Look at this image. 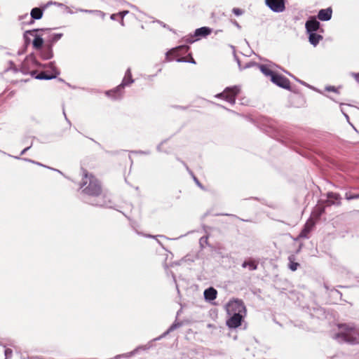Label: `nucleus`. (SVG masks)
<instances>
[{"instance_id": "obj_1", "label": "nucleus", "mask_w": 359, "mask_h": 359, "mask_svg": "<svg viewBox=\"0 0 359 359\" xmlns=\"http://www.w3.org/2000/svg\"><path fill=\"white\" fill-rule=\"evenodd\" d=\"M82 193L86 195L97 197L102 194V188L100 181L86 170L83 172V177L80 183Z\"/></svg>"}, {"instance_id": "obj_2", "label": "nucleus", "mask_w": 359, "mask_h": 359, "mask_svg": "<svg viewBox=\"0 0 359 359\" xmlns=\"http://www.w3.org/2000/svg\"><path fill=\"white\" fill-rule=\"evenodd\" d=\"M339 332L335 338H341L344 341L355 344H359V328L354 323H340L337 325Z\"/></svg>"}, {"instance_id": "obj_3", "label": "nucleus", "mask_w": 359, "mask_h": 359, "mask_svg": "<svg viewBox=\"0 0 359 359\" xmlns=\"http://www.w3.org/2000/svg\"><path fill=\"white\" fill-rule=\"evenodd\" d=\"M134 82V80L132 77V73L130 69H128L126 72L125 76L123 79V81L120 85H118L115 89L111 90L107 92V95L109 97H111L114 99H118L122 97L123 94V88L126 86H128L132 84Z\"/></svg>"}, {"instance_id": "obj_4", "label": "nucleus", "mask_w": 359, "mask_h": 359, "mask_svg": "<svg viewBox=\"0 0 359 359\" xmlns=\"http://www.w3.org/2000/svg\"><path fill=\"white\" fill-rule=\"evenodd\" d=\"M189 46L187 45L179 46L168 50L165 54V61L171 62L176 60L182 62V60L189 50Z\"/></svg>"}, {"instance_id": "obj_5", "label": "nucleus", "mask_w": 359, "mask_h": 359, "mask_svg": "<svg viewBox=\"0 0 359 359\" xmlns=\"http://www.w3.org/2000/svg\"><path fill=\"white\" fill-rule=\"evenodd\" d=\"M241 88L238 86L226 88L221 93L216 95V97L222 99L233 104L236 102V98L240 93Z\"/></svg>"}, {"instance_id": "obj_6", "label": "nucleus", "mask_w": 359, "mask_h": 359, "mask_svg": "<svg viewBox=\"0 0 359 359\" xmlns=\"http://www.w3.org/2000/svg\"><path fill=\"white\" fill-rule=\"evenodd\" d=\"M227 312L229 314L241 313L245 314L246 309L241 300H234L227 304Z\"/></svg>"}, {"instance_id": "obj_7", "label": "nucleus", "mask_w": 359, "mask_h": 359, "mask_svg": "<svg viewBox=\"0 0 359 359\" xmlns=\"http://www.w3.org/2000/svg\"><path fill=\"white\" fill-rule=\"evenodd\" d=\"M41 32V34H36L35 35V38L32 42V45H33V47L34 49L36 50H40L43 47V39L42 38V36L46 34V33H48L49 32V29H33V30H29V31H27L26 32L29 34H32L33 32Z\"/></svg>"}, {"instance_id": "obj_8", "label": "nucleus", "mask_w": 359, "mask_h": 359, "mask_svg": "<svg viewBox=\"0 0 359 359\" xmlns=\"http://www.w3.org/2000/svg\"><path fill=\"white\" fill-rule=\"evenodd\" d=\"M271 81L281 88L285 89H289L290 88V80L281 74L276 73L275 75H273Z\"/></svg>"}, {"instance_id": "obj_9", "label": "nucleus", "mask_w": 359, "mask_h": 359, "mask_svg": "<svg viewBox=\"0 0 359 359\" xmlns=\"http://www.w3.org/2000/svg\"><path fill=\"white\" fill-rule=\"evenodd\" d=\"M266 4L274 12H283L285 8L284 0H266Z\"/></svg>"}, {"instance_id": "obj_10", "label": "nucleus", "mask_w": 359, "mask_h": 359, "mask_svg": "<svg viewBox=\"0 0 359 359\" xmlns=\"http://www.w3.org/2000/svg\"><path fill=\"white\" fill-rule=\"evenodd\" d=\"M243 315L241 313H233L232 316L227 320L226 325L229 328H236L241 325Z\"/></svg>"}, {"instance_id": "obj_11", "label": "nucleus", "mask_w": 359, "mask_h": 359, "mask_svg": "<svg viewBox=\"0 0 359 359\" xmlns=\"http://www.w3.org/2000/svg\"><path fill=\"white\" fill-rule=\"evenodd\" d=\"M212 32V29L208 27H203L198 29H196L194 32V36L196 39L194 40L189 41V43H192L196 40H198L201 38L206 37L210 35ZM188 41V39L187 40Z\"/></svg>"}, {"instance_id": "obj_12", "label": "nucleus", "mask_w": 359, "mask_h": 359, "mask_svg": "<svg viewBox=\"0 0 359 359\" xmlns=\"http://www.w3.org/2000/svg\"><path fill=\"white\" fill-rule=\"evenodd\" d=\"M316 221L311 218H309L304 226V228L301 231L299 237V238H307L309 233L311 231L316 224Z\"/></svg>"}, {"instance_id": "obj_13", "label": "nucleus", "mask_w": 359, "mask_h": 359, "mask_svg": "<svg viewBox=\"0 0 359 359\" xmlns=\"http://www.w3.org/2000/svg\"><path fill=\"white\" fill-rule=\"evenodd\" d=\"M306 29L308 32L311 33L317 31L320 27V22L315 18H312L306 22Z\"/></svg>"}, {"instance_id": "obj_14", "label": "nucleus", "mask_w": 359, "mask_h": 359, "mask_svg": "<svg viewBox=\"0 0 359 359\" xmlns=\"http://www.w3.org/2000/svg\"><path fill=\"white\" fill-rule=\"evenodd\" d=\"M324 212L325 206L320 204H318L313 210L310 218L317 222Z\"/></svg>"}, {"instance_id": "obj_15", "label": "nucleus", "mask_w": 359, "mask_h": 359, "mask_svg": "<svg viewBox=\"0 0 359 359\" xmlns=\"http://www.w3.org/2000/svg\"><path fill=\"white\" fill-rule=\"evenodd\" d=\"M332 10L330 8L321 9L318 14V18L322 21H327L331 19Z\"/></svg>"}, {"instance_id": "obj_16", "label": "nucleus", "mask_w": 359, "mask_h": 359, "mask_svg": "<svg viewBox=\"0 0 359 359\" xmlns=\"http://www.w3.org/2000/svg\"><path fill=\"white\" fill-rule=\"evenodd\" d=\"M217 292L213 287H210L204 291V297L208 300H214L217 298Z\"/></svg>"}, {"instance_id": "obj_17", "label": "nucleus", "mask_w": 359, "mask_h": 359, "mask_svg": "<svg viewBox=\"0 0 359 359\" xmlns=\"http://www.w3.org/2000/svg\"><path fill=\"white\" fill-rule=\"evenodd\" d=\"M43 9L40 8H34L32 9L30 15L33 20H39L43 16Z\"/></svg>"}, {"instance_id": "obj_18", "label": "nucleus", "mask_w": 359, "mask_h": 359, "mask_svg": "<svg viewBox=\"0 0 359 359\" xmlns=\"http://www.w3.org/2000/svg\"><path fill=\"white\" fill-rule=\"evenodd\" d=\"M309 42L312 45L316 46L319 43V41L323 39V36L316 33L311 32L309 34Z\"/></svg>"}, {"instance_id": "obj_19", "label": "nucleus", "mask_w": 359, "mask_h": 359, "mask_svg": "<svg viewBox=\"0 0 359 359\" xmlns=\"http://www.w3.org/2000/svg\"><path fill=\"white\" fill-rule=\"evenodd\" d=\"M257 266H258V262L253 259L245 261L242 264V266L243 268L248 267L249 269L251 271L256 270L257 269Z\"/></svg>"}, {"instance_id": "obj_20", "label": "nucleus", "mask_w": 359, "mask_h": 359, "mask_svg": "<svg viewBox=\"0 0 359 359\" xmlns=\"http://www.w3.org/2000/svg\"><path fill=\"white\" fill-rule=\"evenodd\" d=\"M290 263H289V268L292 271H294L297 269V268L299 266V264L294 262V257L293 255H291L288 258Z\"/></svg>"}, {"instance_id": "obj_21", "label": "nucleus", "mask_w": 359, "mask_h": 359, "mask_svg": "<svg viewBox=\"0 0 359 359\" xmlns=\"http://www.w3.org/2000/svg\"><path fill=\"white\" fill-rule=\"evenodd\" d=\"M261 71L266 76H270L271 79L272 78L273 75L276 74V72H274L273 71H272L271 69L265 66L261 67Z\"/></svg>"}, {"instance_id": "obj_22", "label": "nucleus", "mask_w": 359, "mask_h": 359, "mask_svg": "<svg viewBox=\"0 0 359 359\" xmlns=\"http://www.w3.org/2000/svg\"><path fill=\"white\" fill-rule=\"evenodd\" d=\"M181 60H182V62H191V63H194V64L196 63V62H195L194 59L193 58L191 54V53H187V54H186L184 55V57Z\"/></svg>"}, {"instance_id": "obj_23", "label": "nucleus", "mask_w": 359, "mask_h": 359, "mask_svg": "<svg viewBox=\"0 0 359 359\" xmlns=\"http://www.w3.org/2000/svg\"><path fill=\"white\" fill-rule=\"evenodd\" d=\"M53 57L50 46H48L47 51L43 54V58L46 60L50 59Z\"/></svg>"}, {"instance_id": "obj_24", "label": "nucleus", "mask_w": 359, "mask_h": 359, "mask_svg": "<svg viewBox=\"0 0 359 359\" xmlns=\"http://www.w3.org/2000/svg\"><path fill=\"white\" fill-rule=\"evenodd\" d=\"M37 79H50L52 77L48 76L45 72H41L37 76Z\"/></svg>"}, {"instance_id": "obj_25", "label": "nucleus", "mask_w": 359, "mask_h": 359, "mask_svg": "<svg viewBox=\"0 0 359 359\" xmlns=\"http://www.w3.org/2000/svg\"><path fill=\"white\" fill-rule=\"evenodd\" d=\"M232 11L237 16L241 15L243 13V11L238 8H233Z\"/></svg>"}, {"instance_id": "obj_26", "label": "nucleus", "mask_w": 359, "mask_h": 359, "mask_svg": "<svg viewBox=\"0 0 359 359\" xmlns=\"http://www.w3.org/2000/svg\"><path fill=\"white\" fill-rule=\"evenodd\" d=\"M327 197L329 198H333V199L337 200L339 198V195L337 194H334V193H329L327 194Z\"/></svg>"}, {"instance_id": "obj_27", "label": "nucleus", "mask_w": 359, "mask_h": 359, "mask_svg": "<svg viewBox=\"0 0 359 359\" xmlns=\"http://www.w3.org/2000/svg\"><path fill=\"white\" fill-rule=\"evenodd\" d=\"M346 198L348 200L355 199V198H359V194L355 195H351L350 196H346Z\"/></svg>"}, {"instance_id": "obj_28", "label": "nucleus", "mask_w": 359, "mask_h": 359, "mask_svg": "<svg viewBox=\"0 0 359 359\" xmlns=\"http://www.w3.org/2000/svg\"><path fill=\"white\" fill-rule=\"evenodd\" d=\"M29 62H33L32 59H26L23 63V65L25 66L26 64L29 63Z\"/></svg>"}, {"instance_id": "obj_29", "label": "nucleus", "mask_w": 359, "mask_h": 359, "mask_svg": "<svg viewBox=\"0 0 359 359\" xmlns=\"http://www.w3.org/2000/svg\"><path fill=\"white\" fill-rule=\"evenodd\" d=\"M194 180H195V182H196V184H197L199 187H202V186H201V184H200V182H198V180L196 178H194Z\"/></svg>"}, {"instance_id": "obj_30", "label": "nucleus", "mask_w": 359, "mask_h": 359, "mask_svg": "<svg viewBox=\"0 0 359 359\" xmlns=\"http://www.w3.org/2000/svg\"><path fill=\"white\" fill-rule=\"evenodd\" d=\"M60 37V36H55L54 39H53V41H57L59 39V38Z\"/></svg>"}, {"instance_id": "obj_31", "label": "nucleus", "mask_w": 359, "mask_h": 359, "mask_svg": "<svg viewBox=\"0 0 359 359\" xmlns=\"http://www.w3.org/2000/svg\"><path fill=\"white\" fill-rule=\"evenodd\" d=\"M355 79L359 83V74L355 75Z\"/></svg>"}, {"instance_id": "obj_32", "label": "nucleus", "mask_w": 359, "mask_h": 359, "mask_svg": "<svg viewBox=\"0 0 359 359\" xmlns=\"http://www.w3.org/2000/svg\"><path fill=\"white\" fill-rule=\"evenodd\" d=\"M128 11H126V12H123V13H120L119 14L121 15L122 18L123 17V14L124 13H127Z\"/></svg>"}, {"instance_id": "obj_33", "label": "nucleus", "mask_w": 359, "mask_h": 359, "mask_svg": "<svg viewBox=\"0 0 359 359\" xmlns=\"http://www.w3.org/2000/svg\"><path fill=\"white\" fill-rule=\"evenodd\" d=\"M326 202L328 203V205H331L333 203H330L329 201H327Z\"/></svg>"}]
</instances>
